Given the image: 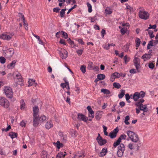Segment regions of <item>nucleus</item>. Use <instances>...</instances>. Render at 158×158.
Instances as JSON below:
<instances>
[{"mask_svg": "<svg viewBox=\"0 0 158 158\" xmlns=\"http://www.w3.org/2000/svg\"><path fill=\"white\" fill-rule=\"evenodd\" d=\"M138 12L139 18L147 20L149 18L150 14L143 9L140 8Z\"/></svg>", "mask_w": 158, "mask_h": 158, "instance_id": "1", "label": "nucleus"}, {"mask_svg": "<svg viewBox=\"0 0 158 158\" xmlns=\"http://www.w3.org/2000/svg\"><path fill=\"white\" fill-rule=\"evenodd\" d=\"M144 100L143 99H139L137 102L135 103V105L136 106H139L141 110L144 112H147L148 109L146 105H143L142 103L143 102Z\"/></svg>", "mask_w": 158, "mask_h": 158, "instance_id": "2", "label": "nucleus"}, {"mask_svg": "<svg viewBox=\"0 0 158 158\" xmlns=\"http://www.w3.org/2000/svg\"><path fill=\"white\" fill-rule=\"evenodd\" d=\"M145 93L143 91H141L139 93L135 92L131 98L133 99L134 101L137 102L139 100L138 99L140 98L143 99L142 98L145 96Z\"/></svg>", "mask_w": 158, "mask_h": 158, "instance_id": "3", "label": "nucleus"}, {"mask_svg": "<svg viewBox=\"0 0 158 158\" xmlns=\"http://www.w3.org/2000/svg\"><path fill=\"white\" fill-rule=\"evenodd\" d=\"M128 136L131 140L134 142H137L139 140L138 135L134 132L131 131H128L127 132Z\"/></svg>", "mask_w": 158, "mask_h": 158, "instance_id": "4", "label": "nucleus"}, {"mask_svg": "<svg viewBox=\"0 0 158 158\" xmlns=\"http://www.w3.org/2000/svg\"><path fill=\"white\" fill-rule=\"evenodd\" d=\"M0 105L5 108H8L10 106L9 101L4 97H0Z\"/></svg>", "mask_w": 158, "mask_h": 158, "instance_id": "5", "label": "nucleus"}, {"mask_svg": "<svg viewBox=\"0 0 158 158\" xmlns=\"http://www.w3.org/2000/svg\"><path fill=\"white\" fill-rule=\"evenodd\" d=\"M4 91L5 95L8 98H11L13 97V92L10 87L8 86L5 87Z\"/></svg>", "mask_w": 158, "mask_h": 158, "instance_id": "6", "label": "nucleus"}, {"mask_svg": "<svg viewBox=\"0 0 158 158\" xmlns=\"http://www.w3.org/2000/svg\"><path fill=\"white\" fill-rule=\"evenodd\" d=\"M125 151V146L123 144L121 143L118 147V150L117 154L118 157H121L123 155Z\"/></svg>", "mask_w": 158, "mask_h": 158, "instance_id": "7", "label": "nucleus"}, {"mask_svg": "<svg viewBox=\"0 0 158 158\" xmlns=\"http://www.w3.org/2000/svg\"><path fill=\"white\" fill-rule=\"evenodd\" d=\"M14 35L13 32L10 33L8 35L3 34L0 35V38L3 40H9Z\"/></svg>", "mask_w": 158, "mask_h": 158, "instance_id": "8", "label": "nucleus"}, {"mask_svg": "<svg viewBox=\"0 0 158 158\" xmlns=\"http://www.w3.org/2000/svg\"><path fill=\"white\" fill-rule=\"evenodd\" d=\"M87 68L89 70H94L95 71L98 70L99 69L98 67L94 65L93 63L92 62H89L88 63Z\"/></svg>", "mask_w": 158, "mask_h": 158, "instance_id": "9", "label": "nucleus"}, {"mask_svg": "<svg viewBox=\"0 0 158 158\" xmlns=\"http://www.w3.org/2000/svg\"><path fill=\"white\" fill-rule=\"evenodd\" d=\"M14 52V50L13 48H10L7 50L5 55L6 57L9 58L12 56Z\"/></svg>", "mask_w": 158, "mask_h": 158, "instance_id": "10", "label": "nucleus"}, {"mask_svg": "<svg viewBox=\"0 0 158 158\" xmlns=\"http://www.w3.org/2000/svg\"><path fill=\"white\" fill-rule=\"evenodd\" d=\"M118 131V129L117 127L114 129L112 131L110 132L109 135L111 138L113 139L115 138L117 135V134Z\"/></svg>", "mask_w": 158, "mask_h": 158, "instance_id": "11", "label": "nucleus"}, {"mask_svg": "<svg viewBox=\"0 0 158 158\" xmlns=\"http://www.w3.org/2000/svg\"><path fill=\"white\" fill-rule=\"evenodd\" d=\"M68 52L66 50L63 49L60 51V54L61 58L65 59L68 56Z\"/></svg>", "mask_w": 158, "mask_h": 158, "instance_id": "12", "label": "nucleus"}, {"mask_svg": "<svg viewBox=\"0 0 158 158\" xmlns=\"http://www.w3.org/2000/svg\"><path fill=\"white\" fill-rule=\"evenodd\" d=\"M78 119L80 120L83 121L85 122H86L88 118L84 114H78L77 115Z\"/></svg>", "mask_w": 158, "mask_h": 158, "instance_id": "13", "label": "nucleus"}, {"mask_svg": "<svg viewBox=\"0 0 158 158\" xmlns=\"http://www.w3.org/2000/svg\"><path fill=\"white\" fill-rule=\"evenodd\" d=\"M96 139L99 144L100 145H102L105 144L107 142L106 139H103L101 136L98 137Z\"/></svg>", "mask_w": 158, "mask_h": 158, "instance_id": "14", "label": "nucleus"}, {"mask_svg": "<svg viewBox=\"0 0 158 158\" xmlns=\"http://www.w3.org/2000/svg\"><path fill=\"white\" fill-rule=\"evenodd\" d=\"M34 119L33 121V125L34 127H36L40 123V118L39 116H33Z\"/></svg>", "mask_w": 158, "mask_h": 158, "instance_id": "15", "label": "nucleus"}, {"mask_svg": "<svg viewBox=\"0 0 158 158\" xmlns=\"http://www.w3.org/2000/svg\"><path fill=\"white\" fill-rule=\"evenodd\" d=\"M140 60L137 57H135L134 60V63L135 67L138 70L139 68L140 65Z\"/></svg>", "mask_w": 158, "mask_h": 158, "instance_id": "16", "label": "nucleus"}, {"mask_svg": "<svg viewBox=\"0 0 158 158\" xmlns=\"http://www.w3.org/2000/svg\"><path fill=\"white\" fill-rule=\"evenodd\" d=\"M39 110V109L38 107L37 106H35L33 107V116H39L38 114Z\"/></svg>", "mask_w": 158, "mask_h": 158, "instance_id": "17", "label": "nucleus"}, {"mask_svg": "<svg viewBox=\"0 0 158 158\" xmlns=\"http://www.w3.org/2000/svg\"><path fill=\"white\" fill-rule=\"evenodd\" d=\"M53 126V123L51 120L48 121L45 124V127L48 129H50Z\"/></svg>", "mask_w": 158, "mask_h": 158, "instance_id": "18", "label": "nucleus"}, {"mask_svg": "<svg viewBox=\"0 0 158 158\" xmlns=\"http://www.w3.org/2000/svg\"><path fill=\"white\" fill-rule=\"evenodd\" d=\"M35 80L32 79H29L28 81V83L29 84L28 86H31L32 85H34L35 86H36L37 84L35 83Z\"/></svg>", "mask_w": 158, "mask_h": 158, "instance_id": "19", "label": "nucleus"}, {"mask_svg": "<svg viewBox=\"0 0 158 158\" xmlns=\"http://www.w3.org/2000/svg\"><path fill=\"white\" fill-rule=\"evenodd\" d=\"M107 152V149L106 148H104L102 149V151L100 152L99 155L100 156L102 157L105 156Z\"/></svg>", "mask_w": 158, "mask_h": 158, "instance_id": "20", "label": "nucleus"}, {"mask_svg": "<svg viewBox=\"0 0 158 158\" xmlns=\"http://www.w3.org/2000/svg\"><path fill=\"white\" fill-rule=\"evenodd\" d=\"M151 57V56L150 54H145L142 56V58L143 59L144 61H145L149 59Z\"/></svg>", "mask_w": 158, "mask_h": 158, "instance_id": "21", "label": "nucleus"}, {"mask_svg": "<svg viewBox=\"0 0 158 158\" xmlns=\"http://www.w3.org/2000/svg\"><path fill=\"white\" fill-rule=\"evenodd\" d=\"M16 63V61L15 60H14L12 62L7 65V67L8 69H12L14 67L15 65V63Z\"/></svg>", "mask_w": 158, "mask_h": 158, "instance_id": "22", "label": "nucleus"}, {"mask_svg": "<svg viewBox=\"0 0 158 158\" xmlns=\"http://www.w3.org/2000/svg\"><path fill=\"white\" fill-rule=\"evenodd\" d=\"M66 155V152H64V154L63 152H60L57 155L56 158H65Z\"/></svg>", "mask_w": 158, "mask_h": 158, "instance_id": "23", "label": "nucleus"}, {"mask_svg": "<svg viewBox=\"0 0 158 158\" xmlns=\"http://www.w3.org/2000/svg\"><path fill=\"white\" fill-rule=\"evenodd\" d=\"M105 12L106 14L110 15L112 13V10L110 7H108L105 10Z\"/></svg>", "mask_w": 158, "mask_h": 158, "instance_id": "24", "label": "nucleus"}, {"mask_svg": "<svg viewBox=\"0 0 158 158\" xmlns=\"http://www.w3.org/2000/svg\"><path fill=\"white\" fill-rule=\"evenodd\" d=\"M9 135L12 139H13L17 137L18 134L16 133L11 132L9 133Z\"/></svg>", "mask_w": 158, "mask_h": 158, "instance_id": "25", "label": "nucleus"}, {"mask_svg": "<svg viewBox=\"0 0 158 158\" xmlns=\"http://www.w3.org/2000/svg\"><path fill=\"white\" fill-rule=\"evenodd\" d=\"M85 157V155L84 154V153L83 152H80L77 153L76 155H75V157Z\"/></svg>", "mask_w": 158, "mask_h": 158, "instance_id": "26", "label": "nucleus"}, {"mask_svg": "<svg viewBox=\"0 0 158 158\" xmlns=\"http://www.w3.org/2000/svg\"><path fill=\"white\" fill-rule=\"evenodd\" d=\"M125 93V91L124 90L121 89L120 92L118 95V97L119 98H122L124 96Z\"/></svg>", "mask_w": 158, "mask_h": 158, "instance_id": "27", "label": "nucleus"}, {"mask_svg": "<svg viewBox=\"0 0 158 158\" xmlns=\"http://www.w3.org/2000/svg\"><path fill=\"white\" fill-rule=\"evenodd\" d=\"M153 40H151L149 42L147 46V49H149L150 48L151 46H153Z\"/></svg>", "mask_w": 158, "mask_h": 158, "instance_id": "28", "label": "nucleus"}, {"mask_svg": "<svg viewBox=\"0 0 158 158\" xmlns=\"http://www.w3.org/2000/svg\"><path fill=\"white\" fill-rule=\"evenodd\" d=\"M20 14L21 15V16H22V17L23 19V22H24V28L25 29L27 30L28 29V25L27 24V23H26L25 21V18L24 16V15H22V14Z\"/></svg>", "mask_w": 158, "mask_h": 158, "instance_id": "29", "label": "nucleus"}, {"mask_svg": "<svg viewBox=\"0 0 158 158\" xmlns=\"http://www.w3.org/2000/svg\"><path fill=\"white\" fill-rule=\"evenodd\" d=\"M98 78L100 80H102L105 78V76L102 74H99L97 76Z\"/></svg>", "mask_w": 158, "mask_h": 158, "instance_id": "30", "label": "nucleus"}, {"mask_svg": "<svg viewBox=\"0 0 158 158\" xmlns=\"http://www.w3.org/2000/svg\"><path fill=\"white\" fill-rule=\"evenodd\" d=\"M21 104V109H24L25 107V104L24 100L22 99L20 102Z\"/></svg>", "mask_w": 158, "mask_h": 158, "instance_id": "31", "label": "nucleus"}, {"mask_svg": "<svg viewBox=\"0 0 158 158\" xmlns=\"http://www.w3.org/2000/svg\"><path fill=\"white\" fill-rule=\"evenodd\" d=\"M135 42L136 43V46L137 48L139 46L140 44V40L139 38H137L135 39Z\"/></svg>", "mask_w": 158, "mask_h": 158, "instance_id": "32", "label": "nucleus"}, {"mask_svg": "<svg viewBox=\"0 0 158 158\" xmlns=\"http://www.w3.org/2000/svg\"><path fill=\"white\" fill-rule=\"evenodd\" d=\"M47 152L46 151H44L42 152L41 157L42 158H47Z\"/></svg>", "mask_w": 158, "mask_h": 158, "instance_id": "33", "label": "nucleus"}, {"mask_svg": "<svg viewBox=\"0 0 158 158\" xmlns=\"http://www.w3.org/2000/svg\"><path fill=\"white\" fill-rule=\"evenodd\" d=\"M87 5L88 7V11L89 12L91 13L92 11V6L89 3H87Z\"/></svg>", "mask_w": 158, "mask_h": 158, "instance_id": "34", "label": "nucleus"}, {"mask_svg": "<svg viewBox=\"0 0 158 158\" xmlns=\"http://www.w3.org/2000/svg\"><path fill=\"white\" fill-rule=\"evenodd\" d=\"M86 66L84 65H81L80 69L83 73H84L86 72Z\"/></svg>", "mask_w": 158, "mask_h": 158, "instance_id": "35", "label": "nucleus"}, {"mask_svg": "<svg viewBox=\"0 0 158 158\" xmlns=\"http://www.w3.org/2000/svg\"><path fill=\"white\" fill-rule=\"evenodd\" d=\"M16 78L19 80L20 82H22L23 81V79L22 78L21 75L19 73L16 75Z\"/></svg>", "mask_w": 158, "mask_h": 158, "instance_id": "36", "label": "nucleus"}, {"mask_svg": "<svg viewBox=\"0 0 158 158\" xmlns=\"http://www.w3.org/2000/svg\"><path fill=\"white\" fill-rule=\"evenodd\" d=\"M121 142L120 139H118L113 144V146L114 148H115L118 145L120 144Z\"/></svg>", "mask_w": 158, "mask_h": 158, "instance_id": "37", "label": "nucleus"}, {"mask_svg": "<svg viewBox=\"0 0 158 158\" xmlns=\"http://www.w3.org/2000/svg\"><path fill=\"white\" fill-rule=\"evenodd\" d=\"M56 146L58 149H59L60 148L63 146V144L60 143L59 141H57L56 143Z\"/></svg>", "mask_w": 158, "mask_h": 158, "instance_id": "38", "label": "nucleus"}, {"mask_svg": "<svg viewBox=\"0 0 158 158\" xmlns=\"http://www.w3.org/2000/svg\"><path fill=\"white\" fill-rule=\"evenodd\" d=\"M101 91L104 94H110L109 90L106 89H102L101 90Z\"/></svg>", "mask_w": 158, "mask_h": 158, "instance_id": "39", "label": "nucleus"}, {"mask_svg": "<svg viewBox=\"0 0 158 158\" xmlns=\"http://www.w3.org/2000/svg\"><path fill=\"white\" fill-rule=\"evenodd\" d=\"M87 109L89 111V114H94V112L93 110L91 107L90 106H88Z\"/></svg>", "mask_w": 158, "mask_h": 158, "instance_id": "40", "label": "nucleus"}, {"mask_svg": "<svg viewBox=\"0 0 158 158\" xmlns=\"http://www.w3.org/2000/svg\"><path fill=\"white\" fill-rule=\"evenodd\" d=\"M66 10L65 9H62L60 11V16L61 18L64 17L65 14V11Z\"/></svg>", "mask_w": 158, "mask_h": 158, "instance_id": "41", "label": "nucleus"}, {"mask_svg": "<svg viewBox=\"0 0 158 158\" xmlns=\"http://www.w3.org/2000/svg\"><path fill=\"white\" fill-rule=\"evenodd\" d=\"M77 135V132L74 130H73L71 131V136L73 137H75Z\"/></svg>", "mask_w": 158, "mask_h": 158, "instance_id": "42", "label": "nucleus"}, {"mask_svg": "<svg viewBox=\"0 0 158 158\" xmlns=\"http://www.w3.org/2000/svg\"><path fill=\"white\" fill-rule=\"evenodd\" d=\"M130 118L129 116L128 115L127 116L125 117V120L124 121L125 123L127 125H128L129 124V122H128V121L129 120Z\"/></svg>", "mask_w": 158, "mask_h": 158, "instance_id": "43", "label": "nucleus"}, {"mask_svg": "<svg viewBox=\"0 0 158 158\" xmlns=\"http://www.w3.org/2000/svg\"><path fill=\"white\" fill-rule=\"evenodd\" d=\"M113 85L117 89H119L121 87V85L119 83H116V82H114L113 83Z\"/></svg>", "mask_w": 158, "mask_h": 158, "instance_id": "44", "label": "nucleus"}, {"mask_svg": "<svg viewBox=\"0 0 158 158\" xmlns=\"http://www.w3.org/2000/svg\"><path fill=\"white\" fill-rule=\"evenodd\" d=\"M127 147L130 149L132 150L134 148V146L133 143H130L128 144Z\"/></svg>", "mask_w": 158, "mask_h": 158, "instance_id": "45", "label": "nucleus"}, {"mask_svg": "<svg viewBox=\"0 0 158 158\" xmlns=\"http://www.w3.org/2000/svg\"><path fill=\"white\" fill-rule=\"evenodd\" d=\"M124 60L125 63H127L130 60V58L129 57H127V56H125L124 57Z\"/></svg>", "mask_w": 158, "mask_h": 158, "instance_id": "46", "label": "nucleus"}, {"mask_svg": "<svg viewBox=\"0 0 158 158\" xmlns=\"http://www.w3.org/2000/svg\"><path fill=\"white\" fill-rule=\"evenodd\" d=\"M66 3L68 4H70L71 2H73V4L76 3V1L75 0H66Z\"/></svg>", "mask_w": 158, "mask_h": 158, "instance_id": "47", "label": "nucleus"}, {"mask_svg": "<svg viewBox=\"0 0 158 158\" xmlns=\"http://www.w3.org/2000/svg\"><path fill=\"white\" fill-rule=\"evenodd\" d=\"M127 28H123L121 29V33L123 35L124 34L127 32Z\"/></svg>", "mask_w": 158, "mask_h": 158, "instance_id": "48", "label": "nucleus"}, {"mask_svg": "<svg viewBox=\"0 0 158 158\" xmlns=\"http://www.w3.org/2000/svg\"><path fill=\"white\" fill-rule=\"evenodd\" d=\"M61 139L64 142H66L67 140V136L66 135H63L61 137Z\"/></svg>", "mask_w": 158, "mask_h": 158, "instance_id": "49", "label": "nucleus"}, {"mask_svg": "<svg viewBox=\"0 0 158 158\" xmlns=\"http://www.w3.org/2000/svg\"><path fill=\"white\" fill-rule=\"evenodd\" d=\"M127 137V136L125 134H123L121 135L120 137L118 138V139H120V140L121 141V140L122 139H125Z\"/></svg>", "mask_w": 158, "mask_h": 158, "instance_id": "50", "label": "nucleus"}, {"mask_svg": "<svg viewBox=\"0 0 158 158\" xmlns=\"http://www.w3.org/2000/svg\"><path fill=\"white\" fill-rule=\"evenodd\" d=\"M6 62L5 58L3 57H0V62L2 64Z\"/></svg>", "mask_w": 158, "mask_h": 158, "instance_id": "51", "label": "nucleus"}, {"mask_svg": "<svg viewBox=\"0 0 158 158\" xmlns=\"http://www.w3.org/2000/svg\"><path fill=\"white\" fill-rule=\"evenodd\" d=\"M112 74L116 78H119L120 77L119 73L117 72L113 73Z\"/></svg>", "mask_w": 158, "mask_h": 158, "instance_id": "52", "label": "nucleus"}, {"mask_svg": "<svg viewBox=\"0 0 158 158\" xmlns=\"http://www.w3.org/2000/svg\"><path fill=\"white\" fill-rule=\"evenodd\" d=\"M149 34L150 37V38L152 39L154 38L155 37V35L153 34V32L152 31H149V33H148Z\"/></svg>", "mask_w": 158, "mask_h": 158, "instance_id": "53", "label": "nucleus"}, {"mask_svg": "<svg viewBox=\"0 0 158 158\" xmlns=\"http://www.w3.org/2000/svg\"><path fill=\"white\" fill-rule=\"evenodd\" d=\"M39 118L40 121L43 122L46 120V118L45 116L43 115L41 116L40 118Z\"/></svg>", "mask_w": 158, "mask_h": 158, "instance_id": "54", "label": "nucleus"}, {"mask_svg": "<svg viewBox=\"0 0 158 158\" xmlns=\"http://www.w3.org/2000/svg\"><path fill=\"white\" fill-rule=\"evenodd\" d=\"M89 19L90 20L91 22H94L96 20V16L93 17H90L89 18Z\"/></svg>", "mask_w": 158, "mask_h": 158, "instance_id": "55", "label": "nucleus"}, {"mask_svg": "<svg viewBox=\"0 0 158 158\" xmlns=\"http://www.w3.org/2000/svg\"><path fill=\"white\" fill-rule=\"evenodd\" d=\"M149 26V27H148V29H155L156 27V24H154L153 25H152L150 24Z\"/></svg>", "mask_w": 158, "mask_h": 158, "instance_id": "56", "label": "nucleus"}, {"mask_svg": "<svg viewBox=\"0 0 158 158\" xmlns=\"http://www.w3.org/2000/svg\"><path fill=\"white\" fill-rule=\"evenodd\" d=\"M148 67L150 68L153 69L154 67V64L152 62L148 64Z\"/></svg>", "mask_w": 158, "mask_h": 158, "instance_id": "57", "label": "nucleus"}, {"mask_svg": "<svg viewBox=\"0 0 158 158\" xmlns=\"http://www.w3.org/2000/svg\"><path fill=\"white\" fill-rule=\"evenodd\" d=\"M101 33L102 36V38H103L104 35L106 34L105 30L104 29H102V30Z\"/></svg>", "mask_w": 158, "mask_h": 158, "instance_id": "58", "label": "nucleus"}, {"mask_svg": "<svg viewBox=\"0 0 158 158\" xmlns=\"http://www.w3.org/2000/svg\"><path fill=\"white\" fill-rule=\"evenodd\" d=\"M76 40L78 41L79 43L81 44L84 45V42L83 41L82 39H78V40Z\"/></svg>", "mask_w": 158, "mask_h": 158, "instance_id": "59", "label": "nucleus"}, {"mask_svg": "<svg viewBox=\"0 0 158 158\" xmlns=\"http://www.w3.org/2000/svg\"><path fill=\"white\" fill-rule=\"evenodd\" d=\"M131 96H132V95H131L130 96L128 94H125L126 100H129L130 99L131 97Z\"/></svg>", "mask_w": 158, "mask_h": 158, "instance_id": "60", "label": "nucleus"}, {"mask_svg": "<svg viewBox=\"0 0 158 158\" xmlns=\"http://www.w3.org/2000/svg\"><path fill=\"white\" fill-rule=\"evenodd\" d=\"M83 50L81 49L78 50L77 51V53L78 55H81L82 53Z\"/></svg>", "mask_w": 158, "mask_h": 158, "instance_id": "61", "label": "nucleus"}, {"mask_svg": "<svg viewBox=\"0 0 158 158\" xmlns=\"http://www.w3.org/2000/svg\"><path fill=\"white\" fill-rule=\"evenodd\" d=\"M26 123L24 121H22L20 123V125L22 127H25Z\"/></svg>", "mask_w": 158, "mask_h": 158, "instance_id": "62", "label": "nucleus"}, {"mask_svg": "<svg viewBox=\"0 0 158 158\" xmlns=\"http://www.w3.org/2000/svg\"><path fill=\"white\" fill-rule=\"evenodd\" d=\"M60 9L58 7H56L55 8H54L53 10V11L54 12L56 13L58 12Z\"/></svg>", "mask_w": 158, "mask_h": 158, "instance_id": "63", "label": "nucleus"}, {"mask_svg": "<svg viewBox=\"0 0 158 158\" xmlns=\"http://www.w3.org/2000/svg\"><path fill=\"white\" fill-rule=\"evenodd\" d=\"M62 32H63L62 35H63V37L64 38H65V39H67L68 37V35H67V33L64 32L62 31Z\"/></svg>", "mask_w": 158, "mask_h": 158, "instance_id": "64", "label": "nucleus"}]
</instances>
